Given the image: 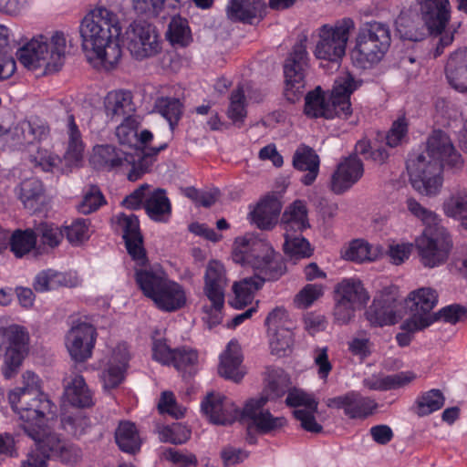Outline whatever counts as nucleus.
Instances as JSON below:
<instances>
[{
  "label": "nucleus",
  "instance_id": "f8f14e48",
  "mask_svg": "<svg viewBox=\"0 0 467 467\" xmlns=\"http://www.w3.org/2000/svg\"><path fill=\"white\" fill-rule=\"evenodd\" d=\"M89 161L97 170L128 171V179L131 182L139 180L149 170V165L137 163L133 155L109 144L96 145Z\"/></svg>",
  "mask_w": 467,
  "mask_h": 467
},
{
  "label": "nucleus",
  "instance_id": "b1692460",
  "mask_svg": "<svg viewBox=\"0 0 467 467\" xmlns=\"http://www.w3.org/2000/svg\"><path fill=\"white\" fill-rule=\"evenodd\" d=\"M202 411L214 424H231L241 418L242 410L220 393H210L201 403Z\"/></svg>",
  "mask_w": 467,
  "mask_h": 467
},
{
  "label": "nucleus",
  "instance_id": "423d86ee",
  "mask_svg": "<svg viewBox=\"0 0 467 467\" xmlns=\"http://www.w3.org/2000/svg\"><path fill=\"white\" fill-rule=\"evenodd\" d=\"M135 280L142 294L160 310L174 312L187 303L183 285L169 278L159 265L136 268Z\"/></svg>",
  "mask_w": 467,
  "mask_h": 467
},
{
  "label": "nucleus",
  "instance_id": "a19ab883",
  "mask_svg": "<svg viewBox=\"0 0 467 467\" xmlns=\"http://www.w3.org/2000/svg\"><path fill=\"white\" fill-rule=\"evenodd\" d=\"M46 438L49 443L47 450L50 452L51 457L57 458L68 464H74L81 458L79 448L62 441L55 432L51 431Z\"/></svg>",
  "mask_w": 467,
  "mask_h": 467
},
{
  "label": "nucleus",
  "instance_id": "ea45409f",
  "mask_svg": "<svg viewBox=\"0 0 467 467\" xmlns=\"http://www.w3.org/2000/svg\"><path fill=\"white\" fill-rule=\"evenodd\" d=\"M145 210L151 220L167 222L171 213V205L166 192L162 189L150 191L145 199Z\"/></svg>",
  "mask_w": 467,
  "mask_h": 467
},
{
  "label": "nucleus",
  "instance_id": "393cba45",
  "mask_svg": "<svg viewBox=\"0 0 467 467\" xmlns=\"http://www.w3.org/2000/svg\"><path fill=\"white\" fill-rule=\"evenodd\" d=\"M366 319L372 327L391 326L398 322V305L394 295L382 291L377 294L365 312Z\"/></svg>",
  "mask_w": 467,
  "mask_h": 467
},
{
  "label": "nucleus",
  "instance_id": "c85d7f7f",
  "mask_svg": "<svg viewBox=\"0 0 467 467\" xmlns=\"http://www.w3.org/2000/svg\"><path fill=\"white\" fill-rule=\"evenodd\" d=\"M218 372L222 377L235 382L240 381L244 376L243 353L237 341L231 340L221 353Z\"/></svg>",
  "mask_w": 467,
  "mask_h": 467
},
{
  "label": "nucleus",
  "instance_id": "72a5a7b5",
  "mask_svg": "<svg viewBox=\"0 0 467 467\" xmlns=\"http://www.w3.org/2000/svg\"><path fill=\"white\" fill-rule=\"evenodd\" d=\"M265 280L269 279L255 273L252 277L234 282L232 286L234 298L230 302L231 306L236 309H241L251 304L255 293L263 286Z\"/></svg>",
  "mask_w": 467,
  "mask_h": 467
},
{
  "label": "nucleus",
  "instance_id": "4d7b16f0",
  "mask_svg": "<svg viewBox=\"0 0 467 467\" xmlns=\"http://www.w3.org/2000/svg\"><path fill=\"white\" fill-rule=\"evenodd\" d=\"M65 234L71 244H81L91 235L90 223L86 219H77L65 228Z\"/></svg>",
  "mask_w": 467,
  "mask_h": 467
},
{
  "label": "nucleus",
  "instance_id": "7ed1b4c3",
  "mask_svg": "<svg viewBox=\"0 0 467 467\" xmlns=\"http://www.w3.org/2000/svg\"><path fill=\"white\" fill-rule=\"evenodd\" d=\"M361 85L360 78L348 71L341 72L336 78L329 96L319 86L306 95L304 112L315 119H348L352 114L350 96Z\"/></svg>",
  "mask_w": 467,
  "mask_h": 467
},
{
  "label": "nucleus",
  "instance_id": "2f4dec72",
  "mask_svg": "<svg viewBox=\"0 0 467 467\" xmlns=\"http://www.w3.org/2000/svg\"><path fill=\"white\" fill-rule=\"evenodd\" d=\"M446 77L457 91L467 93V47L453 52L447 61Z\"/></svg>",
  "mask_w": 467,
  "mask_h": 467
},
{
  "label": "nucleus",
  "instance_id": "bb28decb",
  "mask_svg": "<svg viewBox=\"0 0 467 467\" xmlns=\"http://www.w3.org/2000/svg\"><path fill=\"white\" fill-rule=\"evenodd\" d=\"M363 163L357 157H348L338 163L330 180V190L341 194L349 190L363 176Z\"/></svg>",
  "mask_w": 467,
  "mask_h": 467
},
{
  "label": "nucleus",
  "instance_id": "1a4fd4ad",
  "mask_svg": "<svg viewBox=\"0 0 467 467\" xmlns=\"http://www.w3.org/2000/svg\"><path fill=\"white\" fill-rule=\"evenodd\" d=\"M355 23L351 18H343L335 25H323L316 29L311 38L315 42L314 57L320 61H326L339 66L346 55L347 44Z\"/></svg>",
  "mask_w": 467,
  "mask_h": 467
},
{
  "label": "nucleus",
  "instance_id": "9d476101",
  "mask_svg": "<svg viewBox=\"0 0 467 467\" xmlns=\"http://www.w3.org/2000/svg\"><path fill=\"white\" fill-rule=\"evenodd\" d=\"M227 284L223 264L218 260L210 261L206 266L203 286L204 296L210 305L202 306V320L210 328L220 324L223 319L224 290Z\"/></svg>",
  "mask_w": 467,
  "mask_h": 467
},
{
  "label": "nucleus",
  "instance_id": "2eb2a0df",
  "mask_svg": "<svg viewBox=\"0 0 467 467\" xmlns=\"http://www.w3.org/2000/svg\"><path fill=\"white\" fill-rule=\"evenodd\" d=\"M270 353L276 357L287 356L293 348L295 335L293 322L285 307L277 306L265 320Z\"/></svg>",
  "mask_w": 467,
  "mask_h": 467
},
{
  "label": "nucleus",
  "instance_id": "6ab92c4d",
  "mask_svg": "<svg viewBox=\"0 0 467 467\" xmlns=\"http://www.w3.org/2000/svg\"><path fill=\"white\" fill-rule=\"evenodd\" d=\"M97 329L85 321L74 322L65 337V346L70 358L84 362L91 358L97 340Z\"/></svg>",
  "mask_w": 467,
  "mask_h": 467
},
{
  "label": "nucleus",
  "instance_id": "e433bc0d",
  "mask_svg": "<svg viewBox=\"0 0 467 467\" xmlns=\"http://www.w3.org/2000/svg\"><path fill=\"white\" fill-rule=\"evenodd\" d=\"M64 401L78 408L93 405L92 393L80 375H75L65 384Z\"/></svg>",
  "mask_w": 467,
  "mask_h": 467
},
{
  "label": "nucleus",
  "instance_id": "0eeeda50",
  "mask_svg": "<svg viewBox=\"0 0 467 467\" xmlns=\"http://www.w3.org/2000/svg\"><path fill=\"white\" fill-rule=\"evenodd\" d=\"M8 401L17 414L20 426L32 440L51 432L50 421L56 416V406L44 393L9 392Z\"/></svg>",
  "mask_w": 467,
  "mask_h": 467
},
{
  "label": "nucleus",
  "instance_id": "79ce46f5",
  "mask_svg": "<svg viewBox=\"0 0 467 467\" xmlns=\"http://www.w3.org/2000/svg\"><path fill=\"white\" fill-rule=\"evenodd\" d=\"M68 146L65 161L69 167L78 166L83 158L84 145L73 116L67 118Z\"/></svg>",
  "mask_w": 467,
  "mask_h": 467
},
{
  "label": "nucleus",
  "instance_id": "a878e982",
  "mask_svg": "<svg viewBox=\"0 0 467 467\" xmlns=\"http://www.w3.org/2000/svg\"><path fill=\"white\" fill-rule=\"evenodd\" d=\"M326 404L328 408L342 409L350 419H365L377 409L374 400L363 397L356 391L327 399Z\"/></svg>",
  "mask_w": 467,
  "mask_h": 467
},
{
  "label": "nucleus",
  "instance_id": "bf43d9fd",
  "mask_svg": "<svg viewBox=\"0 0 467 467\" xmlns=\"http://www.w3.org/2000/svg\"><path fill=\"white\" fill-rule=\"evenodd\" d=\"M30 161L36 167L44 171H54L59 169L61 159L47 149L37 148L35 153L30 154Z\"/></svg>",
  "mask_w": 467,
  "mask_h": 467
},
{
  "label": "nucleus",
  "instance_id": "20e7f679",
  "mask_svg": "<svg viewBox=\"0 0 467 467\" xmlns=\"http://www.w3.org/2000/svg\"><path fill=\"white\" fill-rule=\"evenodd\" d=\"M68 50L63 32L55 31L50 36L36 34L18 48L17 58L27 69L47 75L62 68Z\"/></svg>",
  "mask_w": 467,
  "mask_h": 467
},
{
  "label": "nucleus",
  "instance_id": "09e8293b",
  "mask_svg": "<svg viewBox=\"0 0 467 467\" xmlns=\"http://www.w3.org/2000/svg\"><path fill=\"white\" fill-rule=\"evenodd\" d=\"M43 193L42 182L36 178H30L21 182L18 191L19 199L26 208L35 210Z\"/></svg>",
  "mask_w": 467,
  "mask_h": 467
},
{
  "label": "nucleus",
  "instance_id": "8fccbe9b",
  "mask_svg": "<svg viewBox=\"0 0 467 467\" xmlns=\"http://www.w3.org/2000/svg\"><path fill=\"white\" fill-rule=\"evenodd\" d=\"M226 114L234 125L241 126L244 123L247 111L244 90L242 87H238L232 92Z\"/></svg>",
  "mask_w": 467,
  "mask_h": 467
},
{
  "label": "nucleus",
  "instance_id": "f03ea898",
  "mask_svg": "<svg viewBox=\"0 0 467 467\" xmlns=\"http://www.w3.org/2000/svg\"><path fill=\"white\" fill-rule=\"evenodd\" d=\"M79 33L85 57L93 67L111 70L119 63L121 26L113 12L105 7L91 10L82 19Z\"/></svg>",
  "mask_w": 467,
  "mask_h": 467
},
{
  "label": "nucleus",
  "instance_id": "c756f323",
  "mask_svg": "<svg viewBox=\"0 0 467 467\" xmlns=\"http://www.w3.org/2000/svg\"><path fill=\"white\" fill-rule=\"evenodd\" d=\"M48 134L49 128L44 119L38 117H30L14 128V144H31L47 139Z\"/></svg>",
  "mask_w": 467,
  "mask_h": 467
},
{
  "label": "nucleus",
  "instance_id": "e2e57ef3",
  "mask_svg": "<svg viewBox=\"0 0 467 467\" xmlns=\"http://www.w3.org/2000/svg\"><path fill=\"white\" fill-rule=\"evenodd\" d=\"M324 286L309 284L304 286L296 296L294 302L298 308H307L324 294Z\"/></svg>",
  "mask_w": 467,
  "mask_h": 467
},
{
  "label": "nucleus",
  "instance_id": "c9c22d12",
  "mask_svg": "<svg viewBox=\"0 0 467 467\" xmlns=\"http://www.w3.org/2000/svg\"><path fill=\"white\" fill-rule=\"evenodd\" d=\"M335 296L363 308L369 300V295L361 281L356 278H345L335 287Z\"/></svg>",
  "mask_w": 467,
  "mask_h": 467
},
{
  "label": "nucleus",
  "instance_id": "6e6552de",
  "mask_svg": "<svg viewBox=\"0 0 467 467\" xmlns=\"http://www.w3.org/2000/svg\"><path fill=\"white\" fill-rule=\"evenodd\" d=\"M390 46L388 25L372 21L362 25L351 51L353 64L360 68H371L379 63Z\"/></svg>",
  "mask_w": 467,
  "mask_h": 467
},
{
  "label": "nucleus",
  "instance_id": "7c9ffc66",
  "mask_svg": "<svg viewBox=\"0 0 467 467\" xmlns=\"http://www.w3.org/2000/svg\"><path fill=\"white\" fill-rule=\"evenodd\" d=\"M384 253L379 244H370L364 239H355L342 247L341 257L345 260L366 263L379 259Z\"/></svg>",
  "mask_w": 467,
  "mask_h": 467
},
{
  "label": "nucleus",
  "instance_id": "4468645a",
  "mask_svg": "<svg viewBox=\"0 0 467 467\" xmlns=\"http://www.w3.org/2000/svg\"><path fill=\"white\" fill-rule=\"evenodd\" d=\"M438 293L435 289L424 286L410 291L406 297V304L411 317L401 325L403 330L417 332L431 326L438 317L431 310L438 304Z\"/></svg>",
  "mask_w": 467,
  "mask_h": 467
},
{
  "label": "nucleus",
  "instance_id": "338daca9",
  "mask_svg": "<svg viewBox=\"0 0 467 467\" xmlns=\"http://www.w3.org/2000/svg\"><path fill=\"white\" fill-rule=\"evenodd\" d=\"M408 122L404 117L396 119L386 135L387 145L397 147L401 145L407 140Z\"/></svg>",
  "mask_w": 467,
  "mask_h": 467
},
{
  "label": "nucleus",
  "instance_id": "864d4df0",
  "mask_svg": "<svg viewBox=\"0 0 467 467\" xmlns=\"http://www.w3.org/2000/svg\"><path fill=\"white\" fill-rule=\"evenodd\" d=\"M156 109L167 119L171 129L177 124L182 112L181 101L173 98H160L156 101Z\"/></svg>",
  "mask_w": 467,
  "mask_h": 467
},
{
  "label": "nucleus",
  "instance_id": "4be33fe9",
  "mask_svg": "<svg viewBox=\"0 0 467 467\" xmlns=\"http://www.w3.org/2000/svg\"><path fill=\"white\" fill-rule=\"evenodd\" d=\"M115 222L122 232L128 253L136 263L137 268L145 266L148 259L138 217L133 213H119L116 215Z\"/></svg>",
  "mask_w": 467,
  "mask_h": 467
},
{
  "label": "nucleus",
  "instance_id": "de8ad7c7",
  "mask_svg": "<svg viewBox=\"0 0 467 467\" xmlns=\"http://www.w3.org/2000/svg\"><path fill=\"white\" fill-rule=\"evenodd\" d=\"M293 233H285L284 250L291 260L310 257L313 254L308 241L301 235L293 236Z\"/></svg>",
  "mask_w": 467,
  "mask_h": 467
},
{
  "label": "nucleus",
  "instance_id": "0e129e2a",
  "mask_svg": "<svg viewBox=\"0 0 467 467\" xmlns=\"http://www.w3.org/2000/svg\"><path fill=\"white\" fill-rule=\"evenodd\" d=\"M406 206L409 212L416 218L420 220L426 225V227H433L440 224V220L437 214L423 207L414 198H408L406 201Z\"/></svg>",
  "mask_w": 467,
  "mask_h": 467
},
{
  "label": "nucleus",
  "instance_id": "603ef678",
  "mask_svg": "<svg viewBox=\"0 0 467 467\" xmlns=\"http://www.w3.org/2000/svg\"><path fill=\"white\" fill-rule=\"evenodd\" d=\"M167 38L173 46H188L192 41V35L187 21L179 16L172 17L167 31Z\"/></svg>",
  "mask_w": 467,
  "mask_h": 467
},
{
  "label": "nucleus",
  "instance_id": "3c124183",
  "mask_svg": "<svg viewBox=\"0 0 467 467\" xmlns=\"http://www.w3.org/2000/svg\"><path fill=\"white\" fill-rule=\"evenodd\" d=\"M33 441L36 448L27 453L26 458L21 462V467H47V460L51 457V454L47 450L49 443L46 436H40L39 441Z\"/></svg>",
  "mask_w": 467,
  "mask_h": 467
},
{
  "label": "nucleus",
  "instance_id": "f3484780",
  "mask_svg": "<svg viewBox=\"0 0 467 467\" xmlns=\"http://www.w3.org/2000/svg\"><path fill=\"white\" fill-rule=\"evenodd\" d=\"M127 48L136 60L153 57L161 51V38L150 24L134 22L126 31Z\"/></svg>",
  "mask_w": 467,
  "mask_h": 467
},
{
  "label": "nucleus",
  "instance_id": "f704fd0d",
  "mask_svg": "<svg viewBox=\"0 0 467 467\" xmlns=\"http://www.w3.org/2000/svg\"><path fill=\"white\" fill-rule=\"evenodd\" d=\"M319 157L315 150L306 145H300L293 156V165L296 170L306 171L301 182L305 185H311L319 172Z\"/></svg>",
  "mask_w": 467,
  "mask_h": 467
},
{
  "label": "nucleus",
  "instance_id": "9b49d317",
  "mask_svg": "<svg viewBox=\"0 0 467 467\" xmlns=\"http://www.w3.org/2000/svg\"><path fill=\"white\" fill-rule=\"evenodd\" d=\"M414 245L420 264L427 268H435L446 263L453 244L447 230L438 224L425 227L415 238Z\"/></svg>",
  "mask_w": 467,
  "mask_h": 467
},
{
  "label": "nucleus",
  "instance_id": "680f3d73",
  "mask_svg": "<svg viewBox=\"0 0 467 467\" xmlns=\"http://www.w3.org/2000/svg\"><path fill=\"white\" fill-rule=\"evenodd\" d=\"M104 202V196L99 187L92 185L84 192L78 209L79 213L88 214L98 210Z\"/></svg>",
  "mask_w": 467,
  "mask_h": 467
},
{
  "label": "nucleus",
  "instance_id": "13d9d810",
  "mask_svg": "<svg viewBox=\"0 0 467 467\" xmlns=\"http://www.w3.org/2000/svg\"><path fill=\"white\" fill-rule=\"evenodd\" d=\"M200 357L195 349L182 348L175 349L171 364L178 370H192L198 367Z\"/></svg>",
  "mask_w": 467,
  "mask_h": 467
},
{
  "label": "nucleus",
  "instance_id": "774afa93",
  "mask_svg": "<svg viewBox=\"0 0 467 467\" xmlns=\"http://www.w3.org/2000/svg\"><path fill=\"white\" fill-rule=\"evenodd\" d=\"M175 349H171L164 338H153L151 346L152 359L161 365H171Z\"/></svg>",
  "mask_w": 467,
  "mask_h": 467
},
{
  "label": "nucleus",
  "instance_id": "6e6d98bb",
  "mask_svg": "<svg viewBox=\"0 0 467 467\" xmlns=\"http://www.w3.org/2000/svg\"><path fill=\"white\" fill-rule=\"evenodd\" d=\"M158 432L160 441L174 444L184 443L191 437L190 430L181 423L163 426L160 428Z\"/></svg>",
  "mask_w": 467,
  "mask_h": 467
},
{
  "label": "nucleus",
  "instance_id": "39448f33",
  "mask_svg": "<svg viewBox=\"0 0 467 467\" xmlns=\"http://www.w3.org/2000/svg\"><path fill=\"white\" fill-rule=\"evenodd\" d=\"M231 259L234 264L251 268L268 279H277L285 271L284 263L272 246L251 233L234 238Z\"/></svg>",
  "mask_w": 467,
  "mask_h": 467
},
{
  "label": "nucleus",
  "instance_id": "69168bd1",
  "mask_svg": "<svg viewBox=\"0 0 467 467\" xmlns=\"http://www.w3.org/2000/svg\"><path fill=\"white\" fill-rule=\"evenodd\" d=\"M414 243L392 241L388 246L387 254L391 264L400 265L410 256Z\"/></svg>",
  "mask_w": 467,
  "mask_h": 467
},
{
  "label": "nucleus",
  "instance_id": "052dcab7",
  "mask_svg": "<svg viewBox=\"0 0 467 467\" xmlns=\"http://www.w3.org/2000/svg\"><path fill=\"white\" fill-rule=\"evenodd\" d=\"M36 238L39 237L44 245L51 248L57 246L63 239L62 230L54 223H43L36 228Z\"/></svg>",
  "mask_w": 467,
  "mask_h": 467
},
{
  "label": "nucleus",
  "instance_id": "58836bf2",
  "mask_svg": "<svg viewBox=\"0 0 467 467\" xmlns=\"http://www.w3.org/2000/svg\"><path fill=\"white\" fill-rule=\"evenodd\" d=\"M281 225L285 233H301L309 227L306 205L302 201H295L285 210Z\"/></svg>",
  "mask_w": 467,
  "mask_h": 467
},
{
  "label": "nucleus",
  "instance_id": "c03bdc74",
  "mask_svg": "<svg viewBox=\"0 0 467 467\" xmlns=\"http://www.w3.org/2000/svg\"><path fill=\"white\" fill-rule=\"evenodd\" d=\"M445 403L443 393L431 389L420 394L415 400V412L420 417L430 415L441 410Z\"/></svg>",
  "mask_w": 467,
  "mask_h": 467
},
{
  "label": "nucleus",
  "instance_id": "5701e85b",
  "mask_svg": "<svg viewBox=\"0 0 467 467\" xmlns=\"http://www.w3.org/2000/svg\"><path fill=\"white\" fill-rule=\"evenodd\" d=\"M269 400V397L264 393L248 400L241 412V420H247L256 429L264 433L275 431L285 424L283 417H274L269 411L263 410V407Z\"/></svg>",
  "mask_w": 467,
  "mask_h": 467
},
{
  "label": "nucleus",
  "instance_id": "f257e3e1",
  "mask_svg": "<svg viewBox=\"0 0 467 467\" xmlns=\"http://www.w3.org/2000/svg\"><path fill=\"white\" fill-rule=\"evenodd\" d=\"M462 164V156L449 136L440 130H434L428 138L425 150L408 159L409 181L418 193L433 197L443 185V166L460 169Z\"/></svg>",
  "mask_w": 467,
  "mask_h": 467
},
{
  "label": "nucleus",
  "instance_id": "412c9836",
  "mask_svg": "<svg viewBox=\"0 0 467 467\" xmlns=\"http://www.w3.org/2000/svg\"><path fill=\"white\" fill-rule=\"evenodd\" d=\"M285 402L294 407V416L300 421L301 427L310 432H320L322 426L316 420L318 400L302 389H293L287 394Z\"/></svg>",
  "mask_w": 467,
  "mask_h": 467
},
{
  "label": "nucleus",
  "instance_id": "5fc2aeb1",
  "mask_svg": "<svg viewBox=\"0 0 467 467\" xmlns=\"http://www.w3.org/2000/svg\"><path fill=\"white\" fill-rule=\"evenodd\" d=\"M36 234L34 231H16L12 235L11 250L17 257H21L29 253L36 246Z\"/></svg>",
  "mask_w": 467,
  "mask_h": 467
},
{
  "label": "nucleus",
  "instance_id": "473e14b6",
  "mask_svg": "<svg viewBox=\"0 0 467 467\" xmlns=\"http://www.w3.org/2000/svg\"><path fill=\"white\" fill-rule=\"evenodd\" d=\"M280 211V202L276 198L266 197L253 208L249 213V219L258 228L270 230L277 223Z\"/></svg>",
  "mask_w": 467,
  "mask_h": 467
},
{
  "label": "nucleus",
  "instance_id": "cd10ccee",
  "mask_svg": "<svg viewBox=\"0 0 467 467\" xmlns=\"http://www.w3.org/2000/svg\"><path fill=\"white\" fill-rule=\"evenodd\" d=\"M103 107L107 119L115 122L133 118L136 112L132 93L126 89L108 92L103 100Z\"/></svg>",
  "mask_w": 467,
  "mask_h": 467
},
{
  "label": "nucleus",
  "instance_id": "a211bd4d",
  "mask_svg": "<svg viewBox=\"0 0 467 467\" xmlns=\"http://www.w3.org/2000/svg\"><path fill=\"white\" fill-rule=\"evenodd\" d=\"M306 42V37L304 36L295 45L284 65L285 96L293 102L299 99L305 88V70L309 59Z\"/></svg>",
  "mask_w": 467,
  "mask_h": 467
},
{
  "label": "nucleus",
  "instance_id": "dca6fc26",
  "mask_svg": "<svg viewBox=\"0 0 467 467\" xmlns=\"http://www.w3.org/2000/svg\"><path fill=\"white\" fill-rule=\"evenodd\" d=\"M421 19L431 35L440 36V45L443 48L451 45L457 30L450 26L451 6L450 0H417Z\"/></svg>",
  "mask_w": 467,
  "mask_h": 467
},
{
  "label": "nucleus",
  "instance_id": "49530a36",
  "mask_svg": "<svg viewBox=\"0 0 467 467\" xmlns=\"http://www.w3.org/2000/svg\"><path fill=\"white\" fill-rule=\"evenodd\" d=\"M444 213L451 218L462 219L467 213V188L453 190L443 202Z\"/></svg>",
  "mask_w": 467,
  "mask_h": 467
},
{
  "label": "nucleus",
  "instance_id": "4c0bfd02",
  "mask_svg": "<svg viewBox=\"0 0 467 467\" xmlns=\"http://www.w3.org/2000/svg\"><path fill=\"white\" fill-rule=\"evenodd\" d=\"M78 284L76 275L47 269L36 275L33 286L36 292L43 293L60 286H75Z\"/></svg>",
  "mask_w": 467,
  "mask_h": 467
},
{
  "label": "nucleus",
  "instance_id": "ddd939ff",
  "mask_svg": "<svg viewBox=\"0 0 467 467\" xmlns=\"http://www.w3.org/2000/svg\"><path fill=\"white\" fill-rule=\"evenodd\" d=\"M116 136L121 145L134 149L140 154L137 163L151 165L154 158L167 148V143L152 146L154 136L148 130L139 131V121L135 117L123 119L116 128Z\"/></svg>",
  "mask_w": 467,
  "mask_h": 467
},
{
  "label": "nucleus",
  "instance_id": "aec40b11",
  "mask_svg": "<svg viewBox=\"0 0 467 467\" xmlns=\"http://www.w3.org/2000/svg\"><path fill=\"white\" fill-rule=\"evenodd\" d=\"M130 353L126 343H118L102 361L100 380L105 390L117 388L125 379Z\"/></svg>",
  "mask_w": 467,
  "mask_h": 467
},
{
  "label": "nucleus",
  "instance_id": "37998d69",
  "mask_svg": "<svg viewBox=\"0 0 467 467\" xmlns=\"http://www.w3.org/2000/svg\"><path fill=\"white\" fill-rule=\"evenodd\" d=\"M116 442L125 452L135 453L140 448L141 441L134 423L122 421L115 432Z\"/></svg>",
  "mask_w": 467,
  "mask_h": 467
},
{
  "label": "nucleus",
  "instance_id": "a18cd8bd",
  "mask_svg": "<svg viewBox=\"0 0 467 467\" xmlns=\"http://www.w3.org/2000/svg\"><path fill=\"white\" fill-rule=\"evenodd\" d=\"M259 6L257 0H230L226 14L232 21L251 22L256 16Z\"/></svg>",
  "mask_w": 467,
  "mask_h": 467
}]
</instances>
